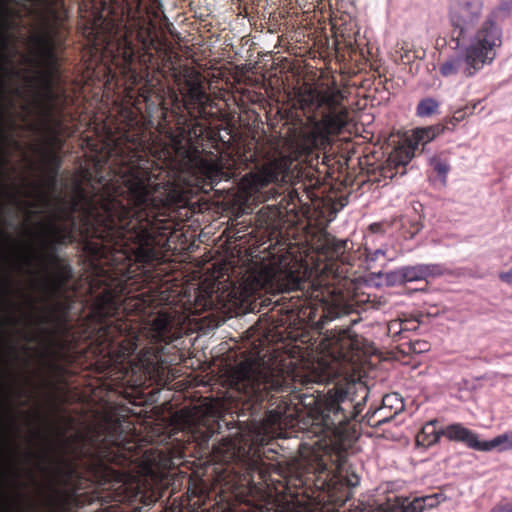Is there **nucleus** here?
<instances>
[{"label": "nucleus", "instance_id": "a211bd4d", "mask_svg": "<svg viewBox=\"0 0 512 512\" xmlns=\"http://www.w3.org/2000/svg\"><path fill=\"white\" fill-rule=\"evenodd\" d=\"M193 163L196 172L211 185L217 184L224 176H228L223 169L222 160L212 153L194 157Z\"/></svg>", "mask_w": 512, "mask_h": 512}, {"label": "nucleus", "instance_id": "9b49d317", "mask_svg": "<svg viewBox=\"0 0 512 512\" xmlns=\"http://www.w3.org/2000/svg\"><path fill=\"white\" fill-rule=\"evenodd\" d=\"M39 435V431L30 429V434L25 437L26 446L19 451V461L21 473L26 477L30 485L37 486L35 472H45V456L34 449V438Z\"/></svg>", "mask_w": 512, "mask_h": 512}, {"label": "nucleus", "instance_id": "49530a36", "mask_svg": "<svg viewBox=\"0 0 512 512\" xmlns=\"http://www.w3.org/2000/svg\"><path fill=\"white\" fill-rule=\"evenodd\" d=\"M173 141H174L176 144H180V143H181L180 136H175V137L173 138Z\"/></svg>", "mask_w": 512, "mask_h": 512}, {"label": "nucleus", "instance_id": "7c9ffc66", "mask_svg": "<svg viewBox=\"0 0 512 512\" xmlns=\"http://www.w3.org/2000/svg\"><path fill=\"white\" fill-rule=\"evenodd\" d=\"M383 407L380 410L390 408L394 409V414H397L403 409V402L397 394H388L383 397Z\"/></svg>", "mask_w": 512, "mask_h": 512}, {"label": "nucleus", "instance_id": "bb28decb", "mask_svg": "<svg viewBox=\"0 0 512 512\" xmlns=\"http://www.w3.org/2000/svg\"><path fill=\"white\" fill-rule=\"evenodd\" d=\"M429 165L435 173L441 178L443 184L446 183L447 175L450 171V165L445 158L433 156L429 160Z\"/></svg>", "mask_w": 512, "mask_h": 512}, {"label": "nucleus", "instance_id": "39448f33", "mask_svg": "<svg viewBox=\"0 0 512 512\" xmlns=\"http://www.w3.org/2000/svg\"><path fill=\"white\" fill-rule=\"evenodd\" d=\"M368 388L361 382L341 380L317 395L303 394L301 403L312 416L311 433L327 438L341 434L342 429L362 411Z\"/></svg>", "mask_w": 512, "mask_h": 512}, {"label": "nucleus", "instance_id": "20e7f679", "mask_svg": "<svg viewBox=\"0 0 512 512\" xmlns=\"http://www.w3.org/2000/svg\"><path fill=\"white\" fill-rule=\"evenodd\" d=\"M231 381L251 415H257L264 409L265 424H280L286 405L284 401L278 403L276 396L285 388V377L281 369L275 364H268L261 357L246 359L234 368Z\"/></svg>", "mask_w": 512, "mask_h": 512}, {"label": "nucleus", "instance_id": "864d4df0", "mask_svg": "<svg viewBox=\"0 0 512 512\" xmlns=\"http://www.w3.org/2000/svg\"><path fill=\"white\" fill-rule=\"evenodd\" d=\"M386 418H383L382 420H379V423L385 422Z\"/></svg>", "mask_w": 512, "mask_h": 512}, {"label": "nucleus", "instance_id": "c9c22d12", "mask_svg": "<svg viewBox=\"0 0 512 512\" xmlns=\"http://www.w3.org/2000/svg\"><path fill=\"white\" fill-rule=\"evenodd\" d=\"M466 117V112L463 109H458L454 112L453 116L449 119V123L452 125H456L461 122Z\"/></svg>", "mask_w": 512, "mask_h": 512}, {"label": "nucleus", "instance_id": "dca6fc26", "mask_svg": "<svg viewBox=\"0 0 512 512\" xmlns=\"http://www.w3.org/2000/svg\"><path fill=\"white\" fill-rule=\"evenodd\" d=\"M440 433L448 441L462 443L466 447L480 451L482 440L473 430L465 427L460 422H454L445 426H440Z\"/></svg>", "mask_w": 512, "mask_h": 512}, {"label": "nucleus", "instance_id": "8fccbe9b", "mask_svg": "<svg viewBox=\"0 0 512 512\" xmlns=\"http://www.w3.org/2000/svg\"><path fill=\"white\" fill-rule=\"evenodd\" d=\"M60 125H61V122H60L59 120H57V121H56V126H57V127H60Z\"/></svg>", "mask_w": 512, "mask_h": 512}, {"label": "nucleus", "instance_id": "72a5a7b5", "mask_svg": "<svg viewBox=\"0 0 512 512\" xmlns=\"http://www.w3.org/2000/svg\"><path fill=\"white\" fill-rule=\"evenodd\" d=\"M429 343L426 341H415L412 343L411 348L415 353H422L429 350Z\"/></svg>", "mask_w": 512, "mask_h": 512}, {"label": "nucleus", "instance_id": "3c124183", "mask_svg": "<svg viewBox=\"0 0 512 512\" xmlns=\"http://www.w3.org/2000/svg\"><path fill=\"white\" fill-rule=\"evenodd\" d=\"M185 133H186V130L183 128V129H182L181 136H183Z\"/></svg>", "mask_w": 512, "mask_h": 512}, {"label": "nucleus", "instance_id": "1a4fd4ad", "mask_svg": "<svg viewBox=\"0 0 512 512\" xmlns=\"http://www.w3.org/2000/svg\"><path fill=\"white\" fill-rule=\"evenodd\" d=\"M133 38L141 45L142 50L147 51L153 43L150 28L140 17L132 18L128 25L124 26V36L119 40L122 49L123 60L131 64L135 57Z\"/></svg>", "mask_w": 512, "mask_h": 512}, {"label": "nucleus", "instance_id": "f03ea898", "mask_svg": "<svg viewBox=\"0 0 512 512\" xmlns=\"http://www.w3.org/2000/svg\"><path fill=\"white\" fill-rule=\"evenodd\" d=\"M119 174L104 185L98 204H91L93 234L112 246L114 261H134L128 274L141 265L143 281H148L151 268L163 257L171 200L147 168L127 166Z\"/></svg>", "mask_w": 512, "mask_h": 512}, {"label": "nucleus", "instance_id": "37998d69", "mask_svg": "<svg viewBox=\"0 0 512 512\" xmlns=\"http://www.w3.org/2000/svg\"><path fill=\"white\" fill-rule=\"evenodd\" d=\"M385 254V251L382 250V249H376L372 255H371V260H376L380 255H384Z\"/></svg>", "mask_w": 512, "mask_h": 512}, {"label": "nucleus", "instance_id": "4468645a", "mask_svg": "<svg viewBox=\"0 0 512 512\" xmlns=\"http://www.w3.org/2000/svg\"><path fill=\"white\" fill-rule=\"evenodd\" d=\"M226 448L227 455L223 456L224 461L238 462L247 474L258 473L261 477H264L263 461L258 451L252 452L251 448L247 451L244 449L241 451L240 448L231 442L226 445Z\"/></svg>", "mask_w": 512, "mask_h": 512}, {"label": "nucleus", "instance_id": "a878e982", "mask_svg": "<svg viewBox=\"0 0 512 512\" xmlns=\"http://www.w3.org/2000/svg\"><path fill=\"white\" fill-rule=\"evenodd\" d=\"M440 103L432 97H426L419 101L416 107V115L421 118L438 114Z\"/></svg>", "mask_w": 512, "mask_h": 512}, {"label": "nucleus", "instance_id": "0eeeda50", "mask_svg": "<svg viewBox=\"0 0 512 512\" xmlns=\"http://www.w3.org/2000/svg\"><path fill=\"white\" fill-rule=\"evenodd\" d=\"M346 280L339 279L338 275L332 270L321 276V278L312 284L313 297L326 306L325 317L328 320L337 318L341 312V304L344 301L343 287Z\"/></svg>", "mask_w": 512, "mask_h": 512}, {"label": "nucleus", "instance_id": "de8ad7c7", "mask_svg": "<svg viewBox=\"0 0 512 512\" xmlns=\"http://www.w3.org/2000/svg\"><path fill=\"white\" fill-rule=\"evenodd\" d=\"M502 512H512V506L505 507Z\"/></svg>", "mask_w": 512, "mask_h": 512}, {"label": "nucleus", "instance_id": "c85d7f7f", "mask_svg": "<svg viewBox=\"0 0 512 512\" xmlns=\"http://www.w3.org/2000/svg\"><path fill=\"white\" fill-rule=\"evenodd\" d=\"M419 498L423 506V510L433 509L446 500V497L442 493H434L431 495L421 496Z\"/></svg>", "mask_w": 512, "mask_h": 512}, {"label": "nucleus", "instance_id": "f8f14e48", "mask_svg": "<svg viewBox=\"0 0 512 512\" xmlns=\"http://www.w3.org/2000/svg\"><path fill=\"white\" fill-rule=\"evenodd\" d=\"M131 279L132 276L127 275L125 285L121 284L114 290L105 289L103 293L97 298L95 309L99 317L108 318L113 317L119 313V311L122 309V305H124V299L122 297L130 292L128 289V286L130 285L128 281Z\"/></svg>", "mask_w": 512, "mask_h": 512}, {"label": "nucleus", "instance_id": "9d476101", "mask_svg": "<svg viewBox=\"0 0 512 512\" xmlns=\"http://www.w3.org/2000/svg\"><path fill=\"white\" fill-rule=\"evenodd\" d=\"M184 324L185 319L177 311H160L151 324L153 338L160 342H173L182 337Z\"/></svg>", "mask_w": 512, "mask_h": 512}, {"label": "nucleus", "instance_id": "473e14b6", "mask_svg": "<svg viewBox=\"0 0 512 512\" xmlns=\"http://www.w3.org/2000/svg\"><path fill=\"white\" fill-rule=\"evenodd\" d=\"M107 331L105 333V336H106V340L107 341H114L115 339V333L114 332H117L119 334H123L127 327H123V324H120V325H112V324H109L107 325L106 327Z\"/></svg>", "mask_w": 512, "mask_h": 512}, {"label": "nucleus", "instance_id": "f3484780", "mask_svg": "<svg viewBox=\"0 0 512 512\" xmlns=\"http://www.w3.org/2000/svg\"><path fill=\"white\" fill-rule=\"evenodd\" d=\"M286 169L287 167L278 161L264 165L260 170L251 175V190L259 193L269 184L278 183L285 177L284 172Z\"/></svg>", "mask_w": 512, "mask_h": 512}, {"label": "nucleus", "instance_id": "2eb2a0df", "mask_svg": "<svg viewBox=\"0 0 512 512\" xmlns=\"http://www.w3.org/2000/svg\"><path fill=\"white\" fill-rule=\"evenodd\" d=\"M359 476L348 470L340 471L331 479L330 497L339 504L343 505L352 497V489L359 484Z\"/></svg>", "mask_w": 512, "mask_h": 512}, {"label": "nucleus", "instance_id": "2f4dec72", "mask_svg": "<svg viewBox=\"0 0 512 512\" xmlns=\"http://www.w3.org/2000/svg\"><path fill=\"white\" fill-rule=\"evenodd\" d=\"M50 160L52 162V169L50 175V181L52 185H55L59 168L61 166V160L58 155L54 152L50 154Z\"/></svg>", "mask_w": 512, "mask_h": 512}, {"label": "nucleus", "instance_id": "4c0bfd02", "mask_svg": "<svg viewBox=\"0 0 512 512\" xmlns=\"http://www.w3.org/2000/svg\"><path fill=\"white\" fill-rule=\"evenodd\" d=\"M36 506L34 502L29 499H23L21 504V512H32L35 511Z\"/></svg>", "mask_w": 512, "mask_h": 512}, {"label": "nucleus", "instance_id": "e433bc0d", "mask_svg": "<svg viewBox=\"0 0 512 512\" xmlns=\"http://www.w3.org/2000/svg\"><path fill=\"white\" fill-rule=\"evenodd\" d=\"M401 323L403 324V332L405 331H414L418 328L419 324L414 319H405L401 320Z\"/></svg>", "mask_w": 512, "mask_h": 512}, {"label": "nucleus", "instance_id": "423d86ee", "mask_svg": "<svg viewBox=\"0 0 512 512\" xmlns=\"http://www.w3.org/2000/svg\"><path fill=\"white\" fill-rule=\"evenodd\" d=\"M300 108L306 112H320L321 118L314 115L307 118V127L299 137V149L307 157L325 151L331 145V137L339 134L347 124L348 111L342 104L339 90H318L311 86L297 93Z\"/></svg>", "mask_w": 512, "mask_h": 512}, {"label": "nucleus", "instance_id": "aec40b11", "mask_svg": "<svg viewBox=\"0 0 512 512\" xmlns=\"http://www.w3.org/2000/svg\"><path fill=\"white\" fill-rule=\"evenodd\" d=\"M405 282L427 280L429 277H436L443 274V267L439 264H417L404 266Z\"/></svg>", "mask_w": 512, "mask_h": 512}, {"label": "nucleus", "instance_id": "f704fd0d", "mask_svg": "<svg viewBox=\"0 0 512 512\" xmlns=\"http://www.w3.org/2000/svg\"><path fill=\"white\" fill-rule=\"evenodd\" d=\"M389 333L401 334L403 333V324L401 320H393L388 325Z\"/></svg>", "mask_w": 512, "mask_h": 512}, {"label": "nucleus", "instance_id": "393cba45", "mask_svg": "<svg viewBox=\"0 0 512 512\" xmlns=\"http://www.w3.org/2000/svg\"><path fill=\"white\" fill-rule=\"evenodd\" d=\"M347 248V240H339L333 236L325 235L322 243V249L329 258L341 257Z\"/></svg>", "mask_w": 512, "mask_h": 512}, {"label": "nucleus", "instance_id": "c03bdc74", "mask_svg": "<svg viewBox=\"0 0 512 512\" xmlns=\"http://www.w3.org/2000/svg\"><path fill=\"white\" fill-rule=\"evenodd\" d=\"M52 139H53V141H55L56 143H58L59 145H61V141H60V139L58 138V136H57V133H56V132H53Z\"/></svg>", "mask_w": 512, "mask_h": 512}, {"label": "nucleus", "instance_id": "cd10ccee", "mask_svg": "<svg viewBox=\"0 0 512 512\" xmlns=\"http://www.w3.org/2000/svg\"><path fill=\"white\" fill-rule=\"evenodd\" d=\"M304 286L305 281L301 277L294 275L293 272L287 274L285 283L281 285L283 291L302 290Z\"/></svg>", "mask_w": 512, "mask_h": 512}, {"label": "nucleus", "instance_id": "7ed1b4c3", "mask_svg": "<svg viewBox=\"0 0 512 512\" xmlns=\"http://www.w3.org/2000/svg\"><path fill=\"white\" fill-rule=\"evenodd\" d=\"M485 10V0L450 1L448 19L456 52L439 64L442 77L472 78L496 59V53L483 42L480 33L484 26Z\"/></svg>", "mask_w": 512, "mask_h": 512}, {"label": "nucleus", "instance_id": "5fc2aeb1", "mask_svg": "<svg viewBox=\"0 0 512 512\" xmlns=\"http://www.w3.org/2000/svg\"><path fill=\"white\" fill-rule=\"evenodd\" d=\"M386 418H383L382 420H379V423L385 422Z\"/></svg>", "mask_w": 512, "mask_h": 512}, {"label": "nucleus", "instance_id": "a19ab883", "mask_svg": "<svg viewBox=\"0 0 512 512\" xmlns=\"http://www.w3.org/2000/svg\"><path fill=\"white\" fill-rule=\"evenodd\" d=\"M117 33H118V32L116 31V32H115V35H110V41H113V38H115V40H116V42H117V43H116V45H117V52L123 56L122 49H121V47L119 46V40L124 36V34H123V35H121V36H119V37H117Z\"/></svg>", "mask_w": 512, "mask_h": 512}, {"label": "nucleus", "instance_id": "79ce46f5", "mask_svg": "<svg viewBox=\"0 0 512 512\" xmlns=\"http://www.w3.org/2000/svg\"><path fill=\"white\" fill-rule=\"evenodd\" d=\"M63 218H65V219H71V221H72V225H73V226H75V225H76L75 220H74V217H73V210L63 212Z\"/></svg>", "mask_w": 512, "mask_h": 512}, {"label": "nucleus", "instance_id": "58836bf2", "mask_svg": "<svg viewBox=\"0 0 512 512\" xmlns=\"http://www.w3.org/2000/svg\"><path fill=\"white\" fill-rule=\"evenodd\" d=\"M499 279L504 283L512 284V267L508 271L501 272Z\"/></svg>", "mask_w": 512, "mask_h": 512}, {"label": "nucleus", "instance_id": "a18cd8bd", "mask_svg": "<svg viewBox=\"0 0 512 512\" xmlns=\"http://www.w3.org/2000/svg\"><path fill=\"white\" fill-rule=\"evenodd\" d=\"M140 302H143V300L139 299V297L137 296L136 297V303L134 304L136 309H140V307H139L140 304H141Z\"/></svg>", "mask_w": 512, "mask_h": 512}, {"label": "nucleus", "instance_id": "5701e85b", "mask_svg": "<svg viewBox=\"0 0 512 512\" xmlns=\"http://www.w3.org/2000/svg\"><path fill=\"white\" fill-rule=\"evenodd\" d=\"M444 129V126L440 124L417 128L413 131V134L409 140L418 149L419 145L424 146L425 144L434 140L438 135L442 134Z\"/></svg>", "mask_w": 512, "mask_h": 512}, {"label": "nucleus", "instance_id": "6e6d98bb", "mask_svg": "<svg viewBox=\"0 0 512 512\" xmlns=\"http://www.w3.org/2000/svg\"><path fill=\"white\" fill-rule=\"evenodd\" d=\"M118 270H119V272H120V273H123V274H124V271H123V269H122V268H119Z\"/></svg>", "mask_w": 512, "mask_h": 512}, {"label": "nucleus", "instance_id": "c756f323", "mask_svg": "<svg viewBox=\"0 0 512 512\" xmlns=\"http://www.w3.org/2000/svg\"><path fill=\"white\" fill-rule=\"evenodd\" d=\"M403 274H404V269H403V267H401L397 270L386 272V273H381L379 275L384 277L387 285L395 286L398 284L406 283Z\"/></svg>", "mask_w": 512, "mask_h": 512}, {"label": "nucleus", "instance_id": "6e6552de", "mask_svg": "<svg viewBox=\"0 0 512 512\" xmlns=\"http://www.w3.org/2000/svg\"><path fill=\"white\" fill-rule=\"evenodd\" d=\"M512 11V0L500 2L496 7L486 13L484 26L480 31L482 40L497 54L503 42V29L501 22L507 18Z\"/></svg>", "mask_w": 512, "mask_h": 512}, {"label": "nucleus", "instance_id": "603ef678", "mask_svg": "<svg viewBox=\"0 0 512 512\" xmlns=\"http://www.w3.org/2000/svg\"><path fill=\"white\" fill-rule=\"evenodd\" d=\"M386 418H383L382 420H379V423L385 422Z\"/></svg>", "mask_w": 512, "mask_h": 512}, {"label": "nucleus", "instance_id": "b1692460", "mask_svg": "<svg viewBox=\"0 0 512 512\" xmlns=\"http://www.w3.org/2000/svg\"><path fill=\"white\" fill-rule=\"evenodd\" d=\"M512 450V437L510 431L497 435L493 439L481 442V452Z\"/></svg>", "mask_w": 512, "mask_h": 512}, {"label": "nucleus", "instance_id": "ddd939ff", "mask_svg": "<svg viewBox=\"0 0 512 512\" xmlns=\"http://www.w3.org/2000/svg\"><path fill=\"white\" fill-rule=\"evenodd\" d=\"M186 92L184 93V108L193 119H207L206 106L209 97L199 82L186 81Z\"/></svg>", "mask_w": 512, "mask_h": 512}, {"label": "nucleus", "instance_id": "09e8293b", "mask_svg": "<svg viewBox=\"0 0 512 512\" xmlns=\"http://www.w3.org/2000/svg\"><path fill=\"white\" fill-rule=\"evenodd\" d=\"M25 418H26V421L30 424V415L28 413L25 415Z\"/></svg>", "mask_w": 512, "mask_h": 512}, {"label": "nucleus", "instance_id": "ea45409f", "mask_svg": "<svg viewBox=\"0 0 512 512\" xmlns=\"http://www.w3.org/2000/svg\"><path fill=\"white\" fill-rule=\"evenodd\" d=\"M117 33H118V32L116 31V32H115V35H110V41H113V38H115V40H116V42H117V43H116V45H117V52L123 56L122 49H121V47L119 46V40L124 36V34H123V35H121V36H119V37H117Z\"/></svg>", "mask_w": 512, "mask_h": 512}, {"label": "nucleus", "instance_id": "f257e3e1", "mask_svg": "<svg viewBox=\"0 0 512 512\" xmlns=\"http://www.w3.org/2000/svg\"><path fill=\"white\" fill-rule=\"evenodd\" d=\"M7 74L2 72V473H7L8 387L7 327L28 346L37 342L44 317L35 292L51 284L61 289L71 278V267L56 254L58 244L71 240V231L41 216L51 201L40 185L21 175L11 187L7 171Z\"/></svg>", "mask_w": 512, "mask_h": 512}, {"label": "nucleus", "instance_id": "412c9836", "mask_svg": "<svg viewBox=\"0 0 512 512\" xmlns=\"http://www.w3.org/2000/svg\"><path fill=\"white\" fill-rule=\"evenodd\" d=\"M438 424V419H432L422 426L415 439L417 447L427 449L439 443L443 435L440 433V427H438Z\"/></svg>", "mask_w": 512, "mask_h": 512}, {"label": "nucleus", "instance_id": "4be33fe9", "mask_svg": "<svg viewBox=\"0 0 512 512\" xmlns=\"http://www.w3.org/2000/svg\"><path fill=\"white\" fill-rule=\"evenodd\" d=\"M423 506L420 498L397 497L393 503H388L382 508V512H423Z\"/></svg>", "mask_w": 512, "mask_h": 512}, {"label": "nucleus", "instance_id": "6ab92c4d", "mask_svg": "<svg viewBox=\"0 0 512 512\" xmlns=\"http://www.w3.org/2000/svg\"><path fill=\"white\" fill-rule=\"evenodd\" d=\"M416 146L409 140L407 145L396 148L389 156V165L395 169V173H392L389 177L393 178L394 175H404L406 173V165L415 156Z\"/></svg>", "mask_w": 512, "mask_h": 512}]
</instances>
